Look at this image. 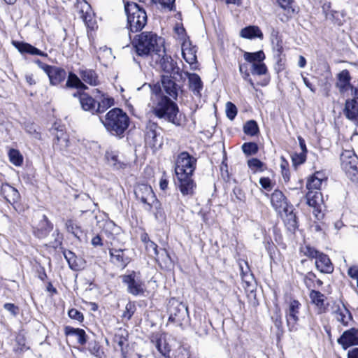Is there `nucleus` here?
Listing matches in <instances>:
<instances>
[{
	"label": "nucleus",
	"instance_id": "f257e3e1",
	"mask_svg": "<svg viewBox=\"0 0 358 358\" xmlns=\"http://www.w3.org/2000/svg\"><path fill=\"white\" fill-rule=\"evenodd\" d=\"M177 97V91H152L148 106L154 115L174 124H178L177 115L179 110L177 104L171 100Z\"/></svg>",
	"mask_w": 358,
	"mask_h": 358
},
{
	"label": "nucleus",
	"instance_id": "f03ea898",
	"mask_svg": "<svg viewBox=\"0 0 358 358\" xmlns=\"http://www.w3.org/2000/svg\"><path fill=\"white\" fill-rule=\"evenodd\" d=\"M138 55L147 56L152 53L160 56L164 52V40L152 32H143L138 36L135 43Z\"/></svg>",
	"mask_w": 358,
	"mask_h": 358
},
{
	"label": "nucleus",
	"instance_id": "7ed1b4c3",
	"mask_svg": "<svg viewBox=\"0 0 358 358\" xmlns=\"http://www.w3.org/2000/svg\"><path fill=\"white\" fill-rule=\"evenodd\" d=\"M124 11L127 15V25L132 32H137L143 29L147 24V14L145 10L135 2H125Z\"/></svg>",
	"mask_w": 358,
	"mask_h": 358
},
{
	"label": "nucleus",
	"instance_id": "20e7f679",
	"mask_svg": "<svg viewBox=\"0 0 358 358\" xmlns=\"http://www.w3.org/2000/svg\"><path fill=\"white\" fill-rule=\"evenodd\" d=\"M100 120L106 129L114 135H121L129 125L128 116L120 108L110 110L104 120Z\"/></svg>",
	"mask_w": 358,
	"mask_h": 358
},
{
	"label": "nucleus",
	"instance_id": "39448f33",
	"mask_svg": "<svg viewBox=\"0 0 358 358\" xmlns=\"http://www.w3.org/2000/svg\"><path fill=\"white\" fill-rule=\"evenodd\" d=\"M243 57L251 64V72L253 75L264 76L261 85L266 86L269 82V76L267 67L264 62L266 58L264 52L262 50L255 52H245Z\"/></svg>",
	"mask_w": 358,
	"mask_h": 358
},
{
	"label": "nucleus",
	"instance_id": "423d86ee",
	"mask_svg": "<svg viewBox=\"0 0 358 358\" xmlns=\"http://www.w3.org/2000/svg\"><path fill=\"white\" fill-rule=\"evenodd\" d=\"M271 203L274 209L290 222L292 227L296 224V216L293 213V206L287 203L282 192L275 190L271 195Z\"/></svg>",
	"mask_w": 358,
	"mask_h": 358
},
{
	"label": "nucleus",
	"instance_id": "0eeeda50",
	"mask_svg": "<svg viewBox=\"0 0 358 358\" xmlns=\"http://www.w3.org/2000/svg\"><path fill=\"white\" fill-rule=\"evenodd\" d=\"M341 167L352 181L358 180V158L352 150H344L341 155Z\"/></svg>",
	"mask_w": 358,
	"mask_h": 358
},
{
	"label": "nucleus",
	"instance_id": "6e6552de",
	"mask_svg": "<svg viewBox=\"0 0 358 358\" xmlns=\"http://www.w3.org/2000/svg\"><path fill=\"white\" fill-rule=\"evenodd\" d=\"M196 159L187 152H181L176 162V176H193L196 169Z\"/></svg>",
	"mask_w": 358,
	"mask_h": 358
},
{
	"label": "nucleus",
	"instance_id": "1a4fd4ad",
	"mask_svg": "<svg viewBox=\"0 0 358 358\" xmlns=\"http://www.w3.org/2000/svg\"><path fill=\"white\" fill-rule=\"evenodd\" d=\"M76 9L79 17L83 19L85 25L94 29L96 27V20L90 5L85 0H78Z\"/></svg>",
	"mask_w": 358,
	"mask_h": 358
},
{
	"label": "nucleus",
	"instance_id": "9d476101",
	"mask_svg": "<svg viewBox=\"0 0 358 358\" xmlns=\"http://www.w3.org/2000/svg\"><path fill=\"white\" fill-rule=\"evenodd\" d=\"M301 306V303L296 300H291L289 302L287 309L286 310V320L290 331H296L298 329Z\"/></svg>",
	"mask_w": 358,
	"mask_h": 358
},
{
	"label": "nucleus",
	"instance_id": "9b49d317",
	"mask_svg": "<svg viewBox=\"0 0 358 358\" xmlns=\"http://www.w3.org/2000/svg\"><path fill=\"white\" fill-rule=\"evenodd\" d=\"M145 144L152 149L156 150L162 145V141L159 138V127L157 124L150 122L145 129Z\"/></svg>",
	"mask_w": 358,
	"mask_h": 358
},
{
	"label": "nucleus",
	"instance_id": "f8f14e48",
	"mask_svg": "<svg viewBox=\"0 0 358 358\" xmlns=\"http://www.w3.org/2000/svg\"><path fill=\"white\" fill-rule=\"evenodd\" d=\"M131 251L128 249H109L110 261L118 267L124 268L131 260Z\"/></svg>",
	"mask_w": 358,
	"mask_h": 358
},
{
	"label": "nucleus",
	"instance_id": "ddd939ff",
	"mask_svg": "<svg viewBox=\"0 0 358 358\" xmlns=\"http://www.w3.org/2000/svg\"><path fill=\"white\" fill-rule=\"evenodd\" d=\"M37 63L40 68L47 73L52 85H56L64 80L66 73L63 69L49 66L41 63L40 61H37Z\"/></svg>",
	"mask_w": 358,
	"mask_h": 358
},
{
	"label": "nucleus",
	"instance_id": "4468645a",
	"mask_svg": "<svg viewBox=\"0 0 358 358\" xmlns=\"http://www.w3.org/2000/svg\"><path fill=\"white\" fill-rule=\"evenodd\" d=\"M137 199L150 207L155 202L156 198L151 186L146 184L138 185L134 190Z\"/></svg>",
	"mask_w": 358,
	"mask_h": 358
},
{
	"label": "nucleus",
	"instance_id": "2eb2a0df",
	"mask_svg": "<svg viewBox=\"0 0 358 358\" xmlns=\"http://www.w3.org/2000/svg\"><path fill=\"white\" fill-rule=\"evenodd\" d=\"M178 187L180 193L184 196H192L195 192L196 184L192 178V176H176Z\"/></svg>",
	"mask_w": 358,
	"mask_h": 358
},
{
	"label": "nucleus",
	"instance_id": "dca6fc26",
	"mask_svg": "<svg viewBox=\"0 0 358 358\" xmlns=\"http://www.w3.org/2000/svg\"><path fill=\"white\" fill-rule=\"evenodd\" d=\"M113 346L116 350H120L122 358L127 357L128 347V332L125 329L119 328L115 330L113 338Z\"/></svg>",
	"mask_w": 358,
	"mask_h": 358
},
{
	"label": "nucleus",
	"instance_id": "f3484780",
	"mask_svg": "<svg viewBox=\"0 0 358 358\" xmlns=\"http://www.w3.org/2000/svg\"><path fill=\"white\" fill-rule=\"evenodd\" d=\"M123 282L127 285L129 292L133 295H139L144 293V284L137 278L135 272L124 275Z\"/></svg>",
	"mask_w": 358,
	"mask_h": 358
},
{
	"label": "nucleus",
	"instance_id": "a211bd4d",
	"mask_svg": "<svg viewBox=\"0 0 358 358\" xmlns=\"http://www.w3.org/2000/svg\"><path fill=\"white\" fill-rule=\"evenodd\" d=\"M278 5L282 10L278 14L282 22H287L297 13V6L294 0H277Z\"/></svg>",
	"mask_w": 358,
	"mask_h": 358
},
{
	"label": "nucleus",
	"instance_id": "6ab92c4d",
	"mask_svg": "<svg viewBox=\"0 0 358 358\" xmlns=\"http://www.w3.org/2000/svg\"><path fill=\"white\" fill-rule=\"evenodd\" d=\"M169 311V320L178 324H181L187 314V307H185L184 304L177 301L171 303Z\"/></svg>",
	"mask_w": 358,
	"mask_h": 358
},
{
	"label": "nucleus",
	"instance_id": "aec40b11",
	"mask_svg": "<svg viewBox=\"0 0 358 358\" xmlns=\"http://www.w3.org/2000/svg\"><path fill=\"white\" fill-rule=\"evenodd\" d=\"M182 55L183 59L192 69L197 67L196 49L193 46L191 41H184L181 44Z\"/></svg>",
	"mask_w": 358,
	"mask_h": 358
},
{
	"label": "nucleus",
	"instance_id": "412c9836",
	"mask_svg": "<svg viewBox=\"0 0 358 358\" xmlns=\"http://www.w3.org/2000/svg\"><path fill=\"white\" fill-rule=\"evenodd\" d=\"M338 343L344 350L352 345H358V329L352 328L344 331L338 339Z\"/></svg>",
	"mask_w": 358,
	"mask_h": 358
},
{
	"label": "nucleus",
	"instance_id": "4be33fe9",
	"mask_svg": "<svg viewBox=\"0 0 358 358\" xmlns=\"http://www.w3.org/2000/svg\"><path fill=\"white\" fill-rule=\"evenodd\" d=\"M333 308V315L335 319L343 326L348 325L352 317L345 305L343 303L337 304Z\"/></svg>",
	"mask_w": 358,
	"mask_h": 358
},
{
	"label": "nucleus",
	"instance_id": "5701e85b",
	"mask_svg": "<svg viewBox=\"0 0 358 358\" xmlns=\"http://www.w3.org/2000/svg\"><path fill=\"white\" fill-rule=\"evenodd\" d=\"M79 96L80 103L83 110L90 111L92 114L96 113V101L84 91L74 94V96Z\"/></svg>",
	"mask_w": 358,
	"mask_h": 358
},
{
	"label": "nucleus",
	"instance_id": "b1692460",
	"mask_svg": "<svg viewBox=\"0 0 358 358\" xmlns=\"http://www.w3.org/2000/svg\"><path fill=\"white\" fill-rule=\"evenodd\" d=\"M318 271L324 273H331L334 271L333 264L327 255L322 252L317 256L315 262Z\"/></svg>",
	"mask_w": 358,
	"mask_h": 358
},
{
	"label": "nucleus",
	"instance_id": "393cba45",
	"mask_svg": "<svg viewBox=\"0 0 358 358\" xmlns=\"http://www.w3.org/2000/svg\"><path fill=\"white\" fill-rule=\"evenodd\" d=\"M306 199L308 206L314 208L313 213H315V217L317 219L322 217L323 215L320 210H318L320 201L321 200V194L318 191L308 192L306 194Z\"/></svg>",
	"mask_w": 358,
	"mask_h": 358
},
{
	"label": "nucleus",
	"instance_id": "a878e982",
	"mask_svg": "<svg viewBox=\"0 0 358 358\" xmlns=\"http://www.w3.org/2000/svg\"><path fill=\"white\" fill-rule=\"evenodd\" d=\"M161 54L162 55L158 57H162L159 63L162 70L168 74H175L178 73V69L173 59L170 56L166 55L165 52L164 53L161 52Z\"/></svg>",
	"mask_w": 358,
	"mask_h": 358
},
{
	"label": "nucleus",
	"instance_id": "bb28decb",
	"mask_svg": "<svg viewBox=\"0 0 358 358\" xmlns=\"http://www.w3.org/2000/svg\"><path fill=\"white\" fill-rule=\"evenodd\" d=\"M327 180L323 172L317 171L313 176H311L307 182V189L308 192H315L320 189L322 184Z\"/></svg>",
	"mask_w": 358,
	"mask_h": 358
},
{
	"label": "nucleus",
	"instance_id": "cd10ccee",
	"mask_svg": "<svg viewBox=\"0 0 358 358\" xmlns=\"http://www.w3.org/2000/svg\"><path fill=\"white\" fill-rule=\"evenodd\" d=\"M344 114L351 121L358 119V101L355 99L347 100L344 108Z\"/></svg>",
	"mask_w": 358,
	"mask_h": 358
},
{
	"label": "nucleus",
	"instance_id": "c85d7f7f",
	"mask_svg": "<svg viewBox=\"0 0 358 358\" xmlns=\"http://www.w3.org/2000/svg\"><path fill=\"white\" fill-rule=\"evenodd\" d=\"M1 194L10 203H15L20 198L18 191L8 184H3L1 188Z\"/></svg>",
	"mask_w": 358,
	"mask_h": 358
},
{
	"label": "nucleus",
	"instance_id": "c756f323",
	"mask_svg": "<svg viewBox=\"0 0 358 358\" xmlns=\"http://www.w3.org/2000/svg\"><path fill=\"white\" fill-rule=\"evenodd\" d=\"M351 77L348 70H343L337 75L336 87L340 90H352Z\"/></svg>",
	"mask_w": 358,
	"mask_h": 358
},
{
	"label": "nucleus",
	"instance_id": "7c9ffc66",
	"mask_svg": "<svg viewBox=\"0 0 358 358\" xmlns=\"http://www.w3.org/2000/svg\"><path fill=\"white\" fill-rule=\"evenodd\" d=\"M310 298L318 309L320 313H324L326 310L325 296L321 292L312 290L310 293Z\"/></svg>",
	"mask_w": 358,
	"mask_h": 358
},
{
	"label": "nucleus",
	"instance_id": "2f4dec72",
	"mask_svg": "<svg viewBox=\"0 0 358 358\" xmlns=\"http://www.w3.org/2000/svg\"><path fill=\"white\" fill-rule=\"evenodd\" d=\"M99 101H96L97 104L96 106V113H101L106 111L110 107L114 106L115 101L114 99L106 95L101 94V96L99 98Z\"/></svg>",
	"mask_w": 358,
	"mask_h": 358
},
{
	"label": "nucleus",
	"instance_id": "473e14b6",
	"mask_svg": "<svg viewBox=\"0 0 358 358\" xmlns=\"http://www.w3.org/2000/svg\"><path fill=\"white\" fill-rule=\"evenodd\" d=\"M240 35L242 38L252 39L254 38H263V34L257 26H248L241 29Z\"/></svg>",
	"mask_w": 358,
	"mask_h": 358
},
{
	"label": "nucleus",
	"instance_id": "72a5a7b5",
	"mask_svg": "<svg viewBox=\"0 0 358 358\" xmlns=\"http://www.w3.org/2000/svg\"><path fill=\"white\" fill-rule=\"evenodd\" d=\"M64 256L72 270L78 271L82 268L83 260L78 258L73 252L69 250L64 251Z\"/></svg>",
	"mask_w": 358,
	"mask_h": 358
},
{
	"label": "nucleus",
	"instance_id": "f704fd0d",
	"mask_svg": "<svg viewBox=\"0 0 358 358\" xmlns=\"http://www.w3.org/2000/svg\"><path fill=\"white\" fill-rule=\"evenodd\" d=\"M171 75L162 76L160 83L155 84L154 90H176V83Z\"/></svg>",
	"mask_w": 358,
	"mask_h": 358
},
{
	"label": "nucleus",
	"instance_id": "c9c22d12",
	"mask_svg": "<svg viewBox=\"0 0 358 358\" xmlns=\"http://www.w3.org/2000/svg\"><path fill=\"white\" fill-rule=\"evenodd\" d=\"M83 80L92 86H96L99 84L98 77L96 73L90 69H83L79 71Z\"/></svg>",
	"mask_w": 358,
	"mask_h": 358
},
{
	"label": "nucleus",
	"instance_id": "e433bc0d",
	"mask_svg": "<svg viewBox=\"0 0 358 358\" xmlns=\"http://www.w3.org/2000/svg\"><path fill=\"white\" fill-rule=\"evenodd\" d=\"M65 333L66 335L75 336L77 338L78 343L80 345H84L87 342L86 334L83 329L66 327L65 328Z\"/></svg>",
	"mask_w": 358,
	"mask_h": 358
},
{
	"label": "nucleus",
	"instance_id": "4c0bfd02",
	"mask_svg": "<svg viewBox=\"0 0 358 358\" xmlns=\"http://www.w3.org/2000/svg\"><path fill=\"white\" fill-rule=\"evenodd\" d=\"M120 231V228L112 222L106 223L103 228V233L110 241L111 245L113 244L112 241L115 239L116 236L119 234Z\"/></svg>",
	"mask_w": 358,
	"mask_h": 358
},
{
	"label": "nucleus",
	"instance_id": "58836bf2",
	"mask_svg": "<svg viewBox=\"0 0 358 358\" xmlns=\"http://www.w3.org/2000/svg\"><path fill=\"white\" fill-rule=\"evenodd\" d=\"M66 87L76 89H87V87H85L78 76L71 72L69 73L66 80Z\"/></svg>",
	"mask_w": 358,
	"mask_h": 358
},
{
	"label": "nucleus",
	"instance_id": "ea45409f",
	"mask_svg": "<svg viewBox=\"0 0 358 358\" xmlns=\"http://www.w3.org/2000/svg\"><path fill=\"white\" fill-rule=\"evenodd\" d=\"M55 138L57 140V145H59V149L62 150H66L69 146V136L62 130H57Z\"/></svg>",
	"mask_w": 358,
	"mask_h": 358
},
{
	"label": "nucleus",
	"instance_id": "a19ab883",
	"mask_svg": "<svg viewBox=\"0 0 358 358\" xmlns=\"http://www.w3.org/2000/svg\"><path fill=\"white\" fill-rule=\"evenodd\" d=\"M17 49L22 53H29L33 55L47 56L46 54L30 44L21 43L17 45Z\"/></svg>",
	"mask_w": 358,
	"mask_h": 358
},
{
	"label": "nucleus",
	"instance_id": "79ce46f5",
	"mask_svg": "<svg viewBox=\"0 0 358 358\" xmlns=\"http://www.w3.org/2000/svg\"><path fill=\"white\" fill-rule=\"evenodd\" d=\"M189 87L191 90H201L203 87V83L201 78L196 73H187Z\"/></svg>",
	"mask_w": 358,
	"mask_h": 358
},
{
	"label": "nucleus",
	"instance_id": "37998d69",
	"mask_svg": "<svg viewBox=\"0 0 358 358\" xmlns=\"http://www.w3.org/2000/svg\"><path fill=\"white\" fill-rule=\"evenodd\" d=\"M175 32V38L176 40L179 41L180 43H183L184 41H189V38L186 34L185 29L182 27V24H176L174 27Z\"/></svg>",
	"mask_w": 358,
	"mask_h": 358
},
{
	"label": "nucleus",
	"instance_id": "c03bdc74",
	"mask_svg": "<svg viewBox=\"0 0 358 358\" xmlns=\"http://www.w3.org/2000/svg\"><path fill=\"white\" fill-rule=\"evenodd\" d=\"M156 347L158 351L164 356H169L171 348L167 343L166 339L160 338L157 341Z\"/></svg>",
	"mask_w": 358,
	"mask_h": 358
},
{
	"label": "nucleus",
	"instance_id": "a18cd8bd",
	"mask_svg": "<svg viewBox=\"0 0 358 358\" xmlns=\"http://www.w3.org/2000/svg\"><path fill=\"white\" fill-rule=\"evenodd\" d=\"M244 132L250 136L256 135L259 131V127L257 122L254 120L247 122L243 127Z\"/></svg>",
	"mask_w": 358,
	"mask_h": 358
},
{
	"label": "nucleus",
	"instance_id": "49530a36",
	"mask_svg": "<svg viewBox=\"0 0 358 358\" xmlns=\"http://www.w3.org/2000/svg\"><path fill=\"white\" fill-rule=\"evenodd\" d=\"M8 155L10 162L14 165L20 166L22 164L23 158L18 150L12 149L9 151Z\"/></svg>",
	"mask_w": 358,
	"mask_h": 358
},
{
	"label": "nucleus",
	"instance_id": "de8ad7c7",
	"mask_svg": "<svg viewBox=\"0 0 358 358\" xmlns=\"http://www.w3.org/2000/svg\"><path fill=\"white\" fill-rule=\"evenodd\" d=\"M98 57L99 59H103L108 61H110L114 58L112 55L111 49L107 48L106 46H103L99 48L98 51Z\"/></svg>",
	"mask_w": 358,
	"mask_h": 358
},
{
	"label": "nucleus",
	"instance_id": "09e8293b",
	"mask_svg": "<svg viewBox=\"0 0 358 358\" xmlns=\"http://www.w3.org/2000/svg\"><path fill=\"white\" fill-rule=\"evenodd\" d=\"M301 252L308 257L315 259H316L317 256H318L320 253L319 251L316 250L315 248L310 247V245L302 246L301 248Z\"/></svg>",
	"mask_w": 358,
	"mask_h": 358
},
{
	"label": "nucleus",
	"instance_id": "8fccbe9b",
	"mask_svg": "<svg viewBox=\"0 0 358 358\" xmlns=\"http://www.w3.org/2000/svg\"><path fill=\"white\" fill-rule=\"evenodd\" d=\"M248 165L249 168L253 171L257 172L262 171L264 164L257 158H252L248 161Z\"/></svg>",
	"mask_w": 358,
	"mask_h": 358
},
{
	"label": "nucleus",
	"instance_id": "3c124183",
	"mask_svg": "<svg viewBox=\"0 0 358 358\" xmlns=\"http://www.w3.org/2000/svg\"><path fill=\"white\" fill-rule=\"evenodd\" d=\"M243 151L246 155L255 154L258 150V146L255 143H245L242 146Z\"/></svg>",
	"mask_w": 358,
	"mask_h": 358
},
{
	"label": "nucleus",
	"instance_id": "603ef678",
	"mask_svg": "<svg viewBox=\"0 0 358 358\" xmlns=\"http://www.w3.org/2000/svg\"><path fill=\"white\" fill-rule=\"evenodd\" d=\"M226 114L231 120H234L237 114V108L231 102H227L226 104Z\"/></svg>",
	"mask_w": 358,
	"mask_h": 358
},
{
	"label": "nucleus",
	"instance_id": "864d4df0",
	"mask_svg": "<svg viewBox=\"0 0 358 358\" xmlns=\"http://www.w3.org/2000/svg\"><path fill=\"white\" fill-rule=\"evenodd\" d=\"M271 40L273 45L275 44V48L278 51L281 52L282 50V41L279 38L278 33L277 31H272Z\"/></svg>",
	"mask_w": 358,
	"mask_h": 358
},
{
	"label": "nucleus",
	"instance_id": "5fc2aeb1",
	"mask_svg": "<svg viewBox=\"0 0 358 358\" xmlns=\"http://www.w3.org/2000/svg\"><path fill=\"white\" fill-rule=\"evenodd\" d=\"M145 249L150 255H158L157 245L154 242L148 241L147 244L145 245Z\"/></svg>",
	"mask_w": 358,
	"mask_h": 358
},
{
	"label": "nucleus",
	"instance_id": "6e6d98bb",
	"mask_svg": "<svg viewBox=\"0 0 358 358\" xmlns=\"http://www.w3.org/2000/svg\"><path fill=\"white\" fill-rule=\"evenodd\" d=\"M69 316L73 320L78 321L83 320V315L76 309L72 308L69 311Z\"/></svg>",
	"mask_w": 358,
	"mask_h": 358
},
{
	"label": "nucleus",
	"instance_id": "4d7b16f0",
	"mask_svg": "<svg viewBox=\"0 0 358 358\" xmlns=\"http://www.w3.org/2000/svg\"><path fill=\"white\" fill-rule=\"evenodd\" d=\"M106 157L108 159V163L111 165L115 166L117 169H119L121 167L120 165L117 164V157L113 154V153H107Z\"/></svg>",
	"mask_w": 358,
	"mask_h": 358
},
{
	"label": "nucleus",
	"instance_id": "13d9d810",
	"mask_svg": "<svg viewBox=\"0 0 358 358\" xmlns=\"http://www.w3.org/2000/svg\"><path fill=\"white\" fill-rule=\"evenodd\" d=\"M92 345L90 346V348H89V350L90 352V353L92 355L96 356V357L100 358V357H101L100 347L96 343H94Z\"/></svg>",
	"mask_w": 358,
	"mask_h": 358
},
{
	"label": "nucleus",
	"instance_id": "bf43d9fd",
	"mask_svg": "<svg viewBox=\"0 0 358 358\" xmlns=\"http://www.w3.org/2000/svg\"><path fill=\"white\" fill-rule=\"evenodd\" d=\"M3 307L6 310L10 312L13 315H16L17 314L18 308L13 303H5Z\"/></svg>",
	"mask_w": 358,
	"mask_h": 358
},
{
	"label": "nucleus",
	"instance_id": "052dcab7",
	"mask_svg": "<svg viewBox=\"0 0 358 358\" xmlns=\"http://www.w3.org/2000/svg\"><path fill=\"white\" fill-rule=\"evenodd\" d=\"M259 183L265 189H269L271 187V180L268 178H261Z\"/></svg>",
	"mask_w": 358,
	"mask_h": 358
},
{
	"label": "nucleus",
	"instance_id": "680f3d73",
	"mask_svg": "<svg viewBox=\"0 0 358 358\" xmlns=\"http://www.w3.org/2000/svg\"><path fill=\"white\" fill-rule=\"evenodd\" d=\"M348 274L350 278L354 279L358 278V268L357 266H352L348 271Z\"/></svg>",
	"mask_w": 358,
	"mask_h": 358
},
{
	"label": "nucleus",
	"instance_id": "e2e57ef3",
	"mask_svg": "<svg viewBox=\"0 0 358 358\" xmlns=\"http://www.w3.org/2000/svg\"><path fill=\"white\" fill-rule=\"evenodd\" d=\"M156 1L164 7L171 8L175 0H156Z\"/></svg>",
	"mask_w": 358,
	"mask_h": 358
},
{
	"label": "nucleus",
	"instance_id": "0e129e2a",
	"mask_svg": "<svg viewBox=\"0 0 358 358\" xmlns=\"http://www.w3.org/2000/svg\"><path fill=\"white\" fill-rule=\"evenodd\" d=\"M306 159L305 154L301 153L300 155H296L292 157L294 164H302Z\"/></svg>",
	"mask_w": 358,
	"mask_h": 358
},
{
	"label": "nucleus",
	"instance_id": "69168bd1",
	"mask_svg": "<svg viewBox=\"0 0 358 358\" xmlns=\"http://www.w3.org/2000/svg\"><path fill=\"white\" fill-rule=\"evenodd\" d=\"M126 309H127V311L124 313L123 317H127L128 320H129L134 313V311L131 310L132 309L131 305H127L126 307Z\"/></svg>",
	"mask_w": 358,
	"mask_h": 358
},
{
	"label": "nucleus",
	"instance_id": "338daca9",
	"mask_svg": "<svg viewBox=\"0 0 358 358\" xmlns=\"http://www.w3.org/2000/svg\"><path fill=\"white\" fill-rule=\"evenodd\" d=\"M348 358H358V348L349 350L348 352Z\"/></svg>",
	"mask_w": 358,
	"mask_h": 358
},
{
	"label": "nucleus",
	"instance_id": "774afa93",
	"mask_svg": "<svg viewBox=\"0 0 358 358\" xmlns=\"http://www.w3.org/2000/svg\"><path fill=\"white\" fill-rule=\"evenodd\" d=\"M92 244L94 245V246H99V245H102V243H101V238L99 236H94L92 239Z\"/></svg>",
	"mask_w": 358,
	"mask_h": 358
}]
</instances>
